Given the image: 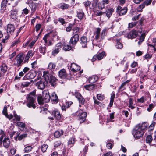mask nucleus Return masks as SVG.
<instances>
[{"label": "nucleus", "mask_w": 156, "mask_h": 156, "mask_svg": "<svg viewBox=\"0 0 156 156\" xmlns=\"http://www.w3.org/2000/svg\"><path fill=\"white\" fill-rule=\"evenodd\" d=\"M43 77L44 78V80L46 83L49 82L51 85L54 87L55 85V82L57 80L56 78L49 73L47 71L43 72Z\"/></svg>", "instance_id": "obj_1"}, {"label": "nucleus", "mask_w": 156, "mask_h": 156, "mask_svg": "<svg viewBox=\"0 0 156 156\" xmlns=\"http://www.w3.org/2000/svg\"><path fill=\"white\" fill-rule=\"evenodd\" d=\"M35 93L34 92L30 93L28 94L27 97V106L29 108H32L34 109L36 107L34 104L35 101L36 99L35 96Z\"/></svg>", "instance_id": "obj_2"}, {"label": "nucleus", "mask_w": 156, "mask_h": 156, "mask_svg": "<svg viewBox=\"0 0 156 156\" xmlns=\"http://www.w3.org/2000/svg\"><path fill=\"white\" fill-rule=\"evenodd\" d=\"M106 29H104L100 34L101 29L99 28H96L94 33L95 37L94 40H98L99 39V41L101 42L105 38V37L106 35Z\"/></svg>", "instance_id": "obj_3"}, {"label": "nucleus", "mask_w": 156, "mask_h": 156, "mask_svg": "<svg viewBox=\"0 0 156 156\" xmlns=\"http://www.w3.org/2000/svg\"><path fill=\"white\" fill-rule=\"evenodd\" d=\"M132 133L135 138L138 139L142 136L144 132L141 131V129H140L139 126H136L133 130Z\"/></svg>", "instance_id": "obj_4"}, {"label": "nucleus", "mask_w": 156, "mask_h": 156, "mask_svg": "<svg viewBox=\"0 0 156 156\" xmlns=\"http://www.w3.org/2000/svg\"><path fill=\"white\" fill-rule=\"evenodd\" d=\"M36 82V85L38 89L43 90L45 88V84L44 82L43 79H42L40 77H37L35 80Z\"/></svg>", "instance_id": "obj_5"}, {"label": "nucleus", "mask_w": 156, "mask_h": 156, "mask_svg": "<svg viewBox=\"0 0 156 156\" xmlns=\"http://www.w3.org/2000/svg\"><path fill=\"white\" fill-rule=\"evenodd\" d=\"M23 60V57L21 55H18L15 58L14 61V64L17 67H19L21 65Z\"/></svg>", "instance_id": "obj_6"}, {"label": "nucleus", "mask_w": 156, "mask_h": 156, "mask_svg": "<svg viewBox=\"0 0 156 156\" xmlns=\"http://www.w3.org/2000/svg\"><path fill=\"white\" fill-rule=\"evenodd\" d=\"M80 43L83 48H86L87 43L89 41L87 37L85 36L81 37L80 39Z\"/></svg>", "instance_id": "obj_7"}, {"label": "nucleus", "mask_w": 156, "mask_h": 156, "mask_svg": "<svg viewBox=\"0 0 156 156\" xmlns=\"http://www.w3.org/2000/svg\"><path fill=\"white\" fill-rule=\"evenodd\" d=\"M79 36L78 34H75L71 37L70 42L72 44H75L78 41Z\"/></svg>", "instance_id": "obj_8"}, {"label": "nucleus", "mask_w": 156, "mask_h": 156, "mask_svg": "<svg viewBox=\"0 0 156 156\" xmlns=\"http://www.w3.org/2000/svg\"><path fill=\"white\" fill-rule=\"evenodd\" d=\"M43 97L44 99V100L45 103H47L50 101L51 96L49 94L48 90H45L42 92Z\"/></svg>", "instance_id": "obj_9"}, {"label": "nucleus", "mask_w": 156, "mask_h": 156, "mask_svg": "<svg viewBox=\"0 0 156 156\" xmlns=\"http://www.w3.org/2000/svg\"><path fill=\"white\" fill-rule=\"evenodd\" d=\"M80 68V66L74 63H71L70 67V70L73 72H77L79 71Z\"/></svg>", "instance_id": "obj_10"}, {"label": "nucleus", "mask_w": 156, "mask_h": 156, "mask_svg": "<svg viewBox=\"0 0 156 156\" xmlns=\"http://www.w3.org/2000/svg\"><path fill=\"white\" fill-rule=\"evenodd\" d=\"M137 34V32L135 30H133L127 34V37L128 38L133 39L136 38Z\"/></svg>", "instance_id": "obj_11"}, {"label": "nucleus", "mask_w": 156, "mask_h": 156, "mask_svg": "<svg viewBox=\"0 0 156 156\" xmlns=\"http://www.w3.org/2000/svg\"><path fill=\"white\" fill-rule=\"evenodd\" d=\"M52 115L57 120H60L61 119V115L60 112L57 110H53L52 112Z\"/></svg>", "instance_id": "obj_12"}, {"label": "nucleus", "mask_w": 156, "mask_h": 156, "mask_svg": "<svg viewBox=\"0 0 156 156\" xmlns=\"http://www.w3.org/2000/svg\"><path fill=\"white\" fill-rule=\"evenodd\" d=\"M15 27L13 24H8L7 26V32L10 34L13 33L15 30Z\"/></svg>", "instance_id": "obj_13"}, {"label": "nucleus", "mask_w": 156, "mask_h": 156, "mask_svg": "<svg viewBox=\"0 0 156 156\" xmlns=\"http://www.w3.org/2000/svg\"><path fill=\"white\" fill-rule=\"evenodd\" d=\"M10 142L9 138L8 137L5 138L3 140V144L4 147L7 148L9 146Z\"/></svg>", "instance_id": "obj_14"}, {"label": "nucleus", "mask_w": 156, "mask_h": 156, "mask_svg": "<svg viewBox=\"0 0 156 156\" xmlns=\"http://www.w3.org/2000/svg\"><path fill=\"white\" fill-rule=\"evenodd\" d=\"M66 73L65 70L64 69H62L59 72V76L62 79H64L66 77Z\"/></svg>", "instance_id": "obj_15"}, {"label": "nucleus", "mask_w": 156, "mask_h": 156, "mask_svg": "<svg viewBox=\"0 0 156 156\" xmlns=\"http://www.w3.org/2000/svg\"><path fill=\"white\" fill-rule=\"evenodd\" d=\"M7 107L6 106H5L4 107L3 110L2 111V113L4 115H5V116L8 119H9V120L13 118V115L12 114H10L9 115L7 112Z\"/></svg>", "instance_id": "obj_16"}, {"label": "nucleus", "mask_w": 156, "mask_h": 156, "mask_svg": "<svg viewBox=\"0 0 156 156\" xmlns=\"http://www.w3.org/2000/svg\"><path fill=\"white\" fill-rule=\"evenodd\" d=\"M10 16L12 19H16L17 18V10L14 9L12 10Z\"/></svg>", "instance_id": "obj_17"}, {"label": "nucleus", "mask_w": 156, "mask_h": 156, "mask_svg": "<svg viewBox=\"0 0 156 156\" xmlns=\"http://www.w3.org/2000/svg\"><path fill=\"white\" fill-rule=\"evenodd\" d=\"M87 116V113L85 112H82L80 111L79 112V119H81L83 122L85 120V118Z\"/></svg>", "instance_id": "obj_18"}, {"label": "nucleus", "mask_w": 156, "mask_h": 156, "mask_svg": "<svg viewBox=\"0 0 156 156\" xmlns=\"http://www.w3.org/2000/svg\"><path fill=\"white\" fill-rule=\"evenodd\" d=\"M136 126H139V128L141 130L144 132V131L147 129L148 124L147 122H144L141 124H139Z\"/></svg>", "instance_id": "obj_19"}, {"label": "nucleus", "mask_w": 156, "mask_h": 156, "mask_svg": "<svg viewBox=\"0 0 156 156\" xmlns=\"http://www.w3.org/2000/svg\"><path fill=\"white\" fill-rule=\"evenodd\" d=\"M58 7L62 10L68 9L70 6L68 4L65 3H61L58 5Z\"/></svg>", "instance_id": "obj_20"}, {"label": "nucleus", "mask_w": 156, "mask_h": 156, "mask_svg": "<svg viewBox=\"0 0 156 156\" xmlns=\"http://www.w3.org/2000/svg\"><path fill=\"white\" fill-rule=\"evenodd\" d=\"M98 79V77L96 75L92 76L89 78V81L90 83H93L96 82Z\"/></svg>", "instance_id": "obj_21"}, {"label": "nucleus", "mask_w": 156, "mask_h": 156, "mask_svg": "<svg viewBox=\"0 0 156 156\" xmlns=\"http://www.w3.org/2000/svg\"><path fill=\"white\" fill-rule=\"evenodd\" d=\"M8 69V67L6 64L3 63L0 66V70L2 73H5L6 72Z\"/></svg>", "instance_id": "obj_22"}, {"label": "nucleus", "mask_w": 156, "mask_h": 156, "mask_svg": "<svg viewBox=\"0 0 156 156\" xmlns=\"http://www.w3.org/2000/svg\"><path fill=\"white\" fill-rule=\"evenodd\" d=\"M50 98L52 101H55L56 102L58 101V96L54 92L52 93Z\"/></svg>", "instance_id": "obj_23"}, {"label": "nucleus", "mask_w": 156, "mask_h": 156, "mask_svg": "<svg viewBox=\"0 0 156 156\" xmlns=\"http://www.w3.org/2000/svg\"><path fill=\"white\" fill-rule=\"evenodd\" d=\"M77 15L78 19L82 20L84 17V13L83 11L77 12Z\"/></svg>", "instance_id": "obj_24"}, {"label": "nucleus", "mask_w": 156, "mask_h": 156, "mask_svg": "<svg viewBox=\"0 0 156 156\" xmlns=\"http://www.w3.org/2000/svg\"><path fill=\"white\" fill-rule=\"evenodd\" d=\"M95 86L94 84L87 85L84 86V88L87 90H91L94 89Z\"/></svg>", "instance_id": "obj_25"}, {"label": "nucleus", "mask_w": 156, "mask_h": 156, "mask_svg": "<svg viewBox=\"0 0 156 156\" xmlns=\"http://www.w3.org/2000/svg\"><path fill=\"white\" fill-rule=\"evenodd\" d=\"M30 7L31 9L32 13L34 12L36 9V4L33 2L31 3Z\"/></svg>", "instance_id": "obj_26"}, {"label": "nucleus", "mask_w": 156, "mask_h": 156, "mask_svg": "<svg viewBox=\"0 0 156 156\" xmlns=\"http://www.w3.org/2000/svg\"><path fill=\"white\" fill-rule=\"evenodd\" d=\"M44 99L43 97H42L41 96H38L37 98V101L38 103L40 104H42L45 103Z\"/></svg>", "instance_id": "obj_27"}, {"label": "nucleus", "mask_w": 156, "mask_h": 156, "mask_svg": "<svg viewBox=\"0 0 156 156\" xmlns=\"http://www.w3.org/2000/svg\"><path fill=\"white\" fill-rule=\"evenodd\" d=\"M83 4H84V6L86 8V9L87 10L88 8L89 7L90 9H92V8H92L93 7V5H92V7H90V5L91 4V2L89 1H87L85 2ZM94 8H93L92 9H93Z\"/></svg>", "instance_id": "obj_28"}, {"label": "nucleus", "mask_w": 156, "mask_h": 156, "mask_svg": "<svg viewBox=\"0 0 156 156\" xmlns=\"http://www.w3.org/2000/svg\"><path fill=\"white\" fill-rule=\"evenodd\" d=\"M105 54V52L103 51L101 53H100L97 55H96L98 59V60L101 59L103 58Z\"/></svg>", "instance_id": "obj_29"}, {"label": "nucleus", "mask_w": 156, "mask_h": 156, "mask_svg": "<svg viewBox=\"0 0 156 156\" xmlns=\"http://www.w3.org/2000/svg\"><path fill=\"white\" fill-rule=\"evenodd\" d=\"M80 30L79 28L76 27H73L72 31H73V34L74 35L75 34H77Z\"/></svg>", "instance_id": "obj_30"}, {"label": "nucleus", "mask_w": 156, "mask_h": 156, "mask_svg": "<svg viewBox=\"0 0 156 156\" xmlns=\"http://www.w3.org/2000/svg\"><path fill=\"white\" fill-rule=\"evenodd\" d=\"M114 9H113L111 8L108 9L106 13V15L107 17L108 18L110 17Z\"/></svg>", "instance_id": "obj_31"}, {"label": "nucleus", "mask_w": 156, "mask_h": 156, "mask_svg": "<svg viewBox=\"0 0 156 156\" xmlns=\"http://www.w3.org/2000/svg\"><path fill=\"white\" fill-rule=\"evenodd\" d=\"M32 149L33 148L31 146H27L24 148V151L25 153H29L31 151Z\"/></svg>", "instance_id": "obj_32"}, {"label": "nucleus", "mask_w": 156, "mask_h": 156, "mask_svg": "<svg viewBox=\"0 0 156 156\" xmlns=\"http://www.w3.org/2000/svg\"><path fill=\"white\" fill-rule=\"evenodd\" d=\"M39 50L40 53L44 54L46 52V48L45 47H43L42 46H41L39 47Z\"/></svg>", "instance_id": "obj_33"}, {"label": "nucleus", "mask_w": 156, "mask_h": 156, "mask_svg": "<svg viewBox=\"0 0 156 156\" xmlns=\"http://www.w3.org/2000/svg\"><path fill=\"white\" fill-rule=\"evenodd\" d=\"M48 147V145L45 144H43L41 147L42 151L43 152H46Z\"/></svg>", "instance_id": "obj_34"}, {"label": "nucleus", "mask_w": 156, "mask_h": 156, "mask_svg": "<svg viewBox=\"0 0 156 156\" xmlns=\"http://www.w3.org/2000/svg\"><path fill=\"white\" fill-rule=\"evenodd\" d=\"M127 9L126 8H124L121 9L119 12V15L121 16L126 14L127 12Z\"/></svg>", "instance_id": "obj_35"}, {"label": "nucleus", "mask_w": 156, "mask_h": 156, "mask_svg": "<svg viewBox=\"0 0 156 156\" xmlns=\"http://www.w3.org/2000/svg\"><path fill=\"white\" fill-rule=\"evenodd\" d=\"M35 76L34 74L32 73H28L26 75V77L27 79H32Z\"/></svg>", "instance_id": "obj_36"}, {"label": "nucleus", "mask_w": 156, "mask_h": 156, "mask_svg": "<svg viewBox=\"0 0 156 156\" xmlns=\"http://www.w3.org/2000/svg\"><path fill=\"white\" fill-rule=\"evenodd\" d=\"M20 42V41L19 39H18L13 41L11 47H13L15 46H16Z\"/></svg>", "instance_id": "obj_37"}, {"label": "nucleus", "mask_w": 156, "mask_h": 156, "mask_svg": "<svg viewBox=\"0 0 156 156\" xmlns=\"http://www.w3.org/2000/svg\"><path fill=\"white\" fill-rule=\"evenodd\" d=\"M145 5V4L144 3L141 4L139 7L137 8V10L139 12H141L142 11V10L143 8H144Z\"/></svg>", "instance_id": "obj_38"}, {"label": "nucleus", "mask_w": 156, "mask_h": 156, "mask_svg": "<svg viewBox=\"0 0 156 156\" xmlns=\"http://www.w3.org/2000/svg\"><path fill=\"white\" fill-rule=\"evenodd\" d=\"M152 140V138L151 136L148 135L146 139V142L147 143H149L151 142Z\"/></svg>", "instance_id": "obj_39"}, {"label": "nucleus", "mask_w": 156, "mask_h": 156, "mask_svg": "<svg viewBox=\"0 0 156 156\" xmlns=\"http://www.w3.org/2000/svg\"><path fill=\"white\" fill-rule=\"evenodd\" d=\"M32 81V80H30L29 82H23L21 84V85L23 87H27L31 84Z\"/></svg>", "instance_id": "obj_40"}, {"label": "nucleus", "mask_w": 156, "mask_h": 156, "mask_svg": "<svg viewBox=\"0 0 156 156\" xmlns=\"http://www.w3.org/2000/svg\"><path fill=\"white\" fill-rule=\"evenodd\" d=\"M75 143V140H74V138H70L68 142V145H72V146H71V147H72L74 144Z\"/></svg>", "instance_id": "obj_41"}, {"label": "nucleus", "mask_w": 156, "mask_h": 156, "mask_svg": "<svg viewBox=\"0 0 156 156\" xmlns=\"http://www.w3.org/2000/svg\"><path fill=\"white\" fill-rule=\"evenodd\" d=\"M71 49V46L68 45H64L63 47V49L65 51H69Z\"/></svg>", "instance_id": "obj_42"}, {"label": "nucleus", "mask_w": 156, "mask_h": 156, "mask_svg": "<svg viewBox=\"0 0 156 156\" xmlns=\"http://www.w3.org/2000/svg\"><path fill=\"white\" fill-rule=\"evenodd\" d=\"M34 54V51H33L32 50L28 51L26 56L29 57L30 58Z\"/></svg>", "instance_id": "obj_43"}, {"label": "nucleus", "mask_w": 156, "mask_h": 156, "mask_svg": "<svg viewBox=\"0 0 156 156\" xmlns=\"http://www.w3.org/2000/svg\"><path fill=\"white\" fill-rule=\"evenodd\" d=\"M146 100V99L144 96L142 97L139 99H137V101L138 102L140 103H143Z\"/></svg>", "instance_id": "obj_44"}, {"label": "nucleus", "mask_w": 156, "mask_h": 156, "mask_svg": "<svg viewBox=\"0 0 156 156\" xmlns=\"http://www.w3.org/2000/svg\"><path fill=\"white\" fill-rule=\"evenodd\" d=\"M55 65L53 63H49L48 65V68L49 69H54L55 67Z\"/></svg>", "instance_id": "obj_45"}, {"label": "nucleus", "mask_w": 156, "mask_h": 156, "mask_svg": "<svg viewBox=\"0 0 156 156\" xmlns=\"http://www.w3.org/2000/svg\"><path fill=\"white\" fill-rule=\"evenodd\" d=\"M14 117L15 118L13 119V121L14 122H15L16 120L18 121H19L20 120V117L19 116L17 115L16 114H14Z\"/></svg>", "instance_id": "obj_46"}, {"label": "nucleus", "mask_w": 156, "mask_h": 156, "mask_svg": "<svg viewBox=\"0 0 156 156\" xmlns=\"http://www.w3.org/2000/svg\"><path fill=\"white\" fill-rule=\"evenodd\" d=\"M16 124L18 126L22 128L25 127V124L21 122H17Z\"/></svg>", "instance_id": "obj_47"}, {"label": "nucleus", "mask_w": 156, "mask_h": 156, "mask_svg": "<svg viewBox=\"0 0 156 156\" xmlns=\"http://www.w3.org/2000/svg\"><path fill=\"white\" fill-rule=\"evenodd\" d=\"M154 105L153 104H150L149 105V106L148 108H147V110L149 111L150 112L152 110V108H153L154 107Z\"/></svg>", "instance_id": "obj_48"}, {"label": "nucleus", "mask_w": 156, "mask_h": 156, "mask_svg": "<svg viewBox=\"0 0 156 156\" xmlns=\"http://www.w3.org/2000/svg\"><path fill=\"white\" fill-rule=\"evenodd\" d=\"M105 7V5L103 2H101L98 4V8L99 9H102Z\"/></svg>", "instance_id": "obj_49"}, {"label": "nucleus", "mask_w": 156, "mask_h": 156, "mask_svg": "<svg viewBox=\"0 0 156 156\" xmlns=\"http://www.w3.org/2000/svg\"><path fill=\"white\" fill-rule=\"evenodd\" d=\"M116 46L118 49H121L123 47L122 44L119 41L117 42Z\"/></svg>", "instance_id": "obj_50"}, {"label": "nucleus", "mask_w": 156, "mask_h": 156, "mask_svg": "<svg viewBox=\"0 0 156 156\" xmlns=\"http://www.w3.org/2000/svg\"><path fill=\"white\" fill-rule=\"evenodd\" d=\"M97 98L99 100H102L104 99V96L101 94H98L97 95Z\"/></svg>", "instance_id": "obj_51"}, {"label": "nucleus", "mask_w": 156, "mask_h": 156, "mask_svg": "<svg viewBox=\"0 0 156 156\" xmlns=\"http://www.w3.org/2000/svg\"><path fill=\"white\" fill-rule=\"evenodd\" d=\"M59 51V50L57 48H55V49L52 51V54L53 55H55L56 54L58 53Z\"/></svg>", "instance_id": "obj_52"}, {"label": "nucleus", "mask_w": 156, "mask_h": 156, "mask_svg": "<svg viewBox=\"0 0 156 156\" xmlns=\"http://www.w3.org/2000/svg\"><path fill=\"white\" fill-rule=\"evenodd\" d=\"M80 103L82 104L83 105L85 102V99L82 96L79 98L78 99Z\"/></svg>", "instance_id": "obj_53"}, {"label": "nucleus", "mask_w": 156, "mask_h": 156, "mask_svg": "<svg viewBox=\"0 0 156 156\" xmlns=\"http://www.w3.org/2000/svg\"><path fill=\"white\" fill-rule=\"evenodd\" d=\"M58 21L60 22L62 25L64 26H65L66 22H65L64 19L62 18H59Z\"/></svg>", "instance_id": "obj_54"}, {"label": "nucleus", "mask_w": 156, "mask_h": 156, "mask_svg": "<svg viewBox=\"0 0 156 156\" xmlns=\"http://www.w3.org/2000/svg\"><path fill=\"white\" fill-rule=\"evenodd\" d=\"M27 136V134L26 133L21 134L18 137V140H20L23 138L26 137Z\"/></svg>", "instance_id": "obj_55"}, {"label": "nucleus", "mask_w": 156, "mask_h": 156, "mask_svg": "<svg viewBox=\"0 0 156 156\" xmlns=\"http://www.w3.org/2000/svg\"><path fill=\"white\" fill-rule=\"evenodd\" d=\"M155 125V122H152L151 124L149 126V128L150 129H153L154 128Z\"/></svg>", "instance_id": "obj_56"}, {"label": "nucleus", "mask_w": 156, "mask_h": 156, "mask_svg": "<svg viewBox=\"0 0 156 156\" xmlns=\"http://www.w3.org/2000/svg\"><path fill=\"white\" fill-rule=\"evenodd\" d=\"M54 136L55 137L58 138L60 136L61 134L59 131H56L54 133Z\"/></svg>", "instance_id": "obj_57"}, {"label": "nucleus", "mask_w": 156, "mask_h": 156, "mask_svg": "<svg viewBox=\"0 0 156 156\" xmlns=\"http://www.w3.org/2000/svg\"><path fill=\"white\" fill-rule=\"evenodd\" d=\"M49 34H46L45 36L44 37L43 39L45 43L47 44L48 42L47 39L49 37Z\"/></svg>", "instance_id": "obj_58"}, {"label": "nucleus", "mask_w": 156, "mask_h": 156, "mask_svg": "<svg viewBox=\"0 0 156 156\" xmlns=\"http://www.w3.org/2000/svg\"><path fill=\"white\" fill-rule=\"evenodd\" d=\"M136 24V22H132L129 24V27L130 28H132L135 26Z\"/></svg>", "instance_id": "obj_59"}, {"label": "nucleus", "mask_w": 156, "mask_h": 156, "mask_svg": "<svg viewBox=\"0 0 156 156\" xmlns=\"http://www.w3.org/2000/svg\"><path fill=\"white\" fill-rule=\"evenodd\" d=\"M145 34L143 33L141 35L140 37L139 40H140V41H143L144 40V38L145 37Z\"/></svg>", "instance_id": "obj_60"}, {"label": "nucleus", "mask_w": 156, "mask_h": 156, "mask_svg": "<svg viewBox=\"0 0 156 156\" xmlns=\"http://www.w3.org/2000/svg\"><path fill=\"white\" fill-rule=\"evenodd\" d=\"M16 149L14 148H12L10 150L11 154L12 155H14L16 153Z\"/></svg>", "instance_id": "obj_61"}, {"label": "nucleus", "mask_w": 156, "mask_h": 156, "mask_svg": "<svg viewBox=\"0 0 156 156\" xmlns=\"http://www.w3.org/2000/svg\"><path fill=\"white\" fill-rule=\"evenodd\" d=\"M29 12V10L26 8L23 10L22 13L27 15L28 13Z\"/></svg>", "instance_id": "obj_62"}, {"label": "nucleus", "mask_w": 156, "mask_h": 156, "mask_svg": "<svg viewBox=\"0 0 156 156\" xmlns=\"http://www.w3.org/2000/svg\"><path fill=\"white\" fill-rule=\"evenodd\" d=\"M41 27V25L40 24H37L35 26L36 31L37 32Z\"/></svg>", "instance_id": "obj_63"}, {"label": "nucleus", "mask_w": 156, "mask_h": 156, "mask_svg": "<svg viewBox=\"0 0 156 156\" xmlns=\"http://www.w3.org/2000/svg\"><path fill=\"white\" fill-rule=\"evenodd\" d=\"M103 155L104 156H112L113 154L111 152L109 151L105 154Z\"/></svg>", "instance_id": "obj_64"}]
</instances>
